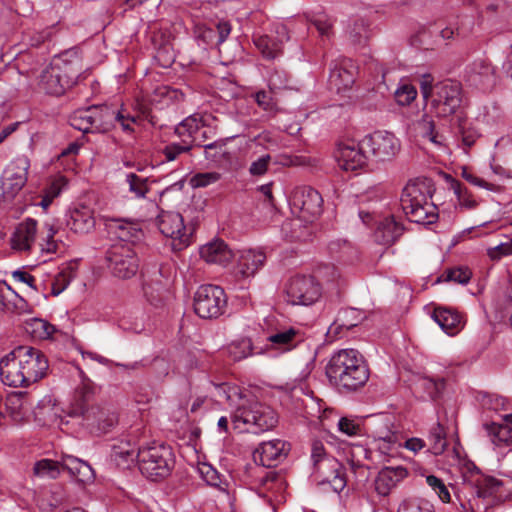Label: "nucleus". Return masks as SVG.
I'll return each mask as SVG.
<instances>
[{
	"mask_svg": "<svg viewBox=\"0 0 512 512\" xmlns=\"http://www.w3.org/2000/svg\"><path fill=\"white\" fill-rule=\"evenodd\" d=\"M289 76L284 70H274L268 79V87L271 92L277 93L290 88Z\"/></svg>",
	"mask_w": 512,
	"mask_h": 512,
	"instance_id": "obj_55",
	"label": "nucleus"
},
{
	"mask_svg": "<svg viewBox=\"0 0 512 512\" xmlns=\"http://www.w3.org/2000/svg\"><path fill=\"white\" fill-rule=\"evenodd\" d=\"M432 318L448 335H455L464 327L463 316L452 308L436 307Z\"/></svg>",
	"mask_w": 512,
	"mask_h": 512,
	"instance_id": "obj_29",
	"label": "nucleus"
},
{
	"mask_svg": "<svg viewBox=\"0 0 512 512\" xmlns=\"http://www.w3.org/2000/svg\"><path fill=\"white\" fill-rule=\"evenodd\" d=\"M291 205L294 211H298L300 218L312 222L323 211V198L314 188L301 186L293 191Z\"/></svg>",
	"mask_w": 512,
	"mask_h": 512,
	"instance_id": "obj_13",
	"label": "nucleus"
},
{
	"mask_svg": "<svg viewBox=\"0 0 512 512\" xmlns=\"http://www.w3.org/2000/svg\"><path fill=\"white\" fill-rule=\"evenodd\" d=\"M452 189L457 196L458 203L460 206L467 209H474L477 206V202L472 198L471 193L468 189L463 186L459 181H453Z\"/></svg>",
	"mask_w": 512,
	"mask_h": 512,
	"instance_id": "obj_57",
	"label": "nucleus"
},
{
	"mask_svg": "<svg viewBox=\"0 0 512 512\" xmlns=\"http://www.w3.org/2000/svg\"><path fill=\"white\" fill-rule=\"evenodd\" d=\"M319 283H326L328 285L337 284L340 280V272L333 264H322L317 267L313 275Z\"/></svg>",
	"mask_w": 512,
	"mask_h": 512,
	"instance_id": "obj_49",
	"label": "nucleus"
},
{
	"mask_svg": "<svg viewBox=\"0 0 512 512\" xmlns=\"http://www.w3.org/2000/svg\"><path fill=\"white\" fill-rule=\"evenodd\" d=\"M289 451V445L280 439L262 442L253 452L255 463L264 467H273L283 461Z\"/></svg>",
	"mask_w": 512,
	"mask_h": 512,
	"instance_id": "obj_23",
	"label": "nucleus"
},
{
	"mask_svg": "<svg viewBox=\"0 0 512 512\" xmlns=\"http://www.w3.org/2000/svg\"><path fill=\"white\" fill-rule=\"evenodd\" d=\"M198 472L201 478L210 486L221 488L222 479L219 472L208 463L198 465Z\"/></svg>",
	"mask_w": 512,
	"mask_h": 512,
	"instance_id": "obj_56",
	"label": "nucleus"
},
{
	"mask_svg": "<svg viewBox=\"0 0 512 512\" xmlns=\"http://www.w3.org/2000/svg\"><path fill=\"white\" fill-rule=\"evenodd\" d=\"M202 128L201 120L193 115L187 117L176 126L175 134L181 138V143L188 144L192 149L193 143L197 140V134Z\"/></svg>",
	"mask_w": 512,
	"mask_h": 512,
	"instance_id": "obj_36",
	"label": "nucleus"
},
{
	"mask_svg": "<svg viewBox=\"0 0 512 512\" xmlns=\"http://www.w3.org/2000/svg\"><path fill=\"white\" fill-rule=\"evenodd\" d=\"M78 75L79 69H73L64 61H56L42 71L39 86L47 94L60 96L75 84Z\"/></svg>",
	"mask_w": 512,
	"mask_h": 512,
	"instance_id": "obj_7",
	"label": "nucleus"
},
{
	"mask_svg": "<svg viewBox=\"0 0 512 512\" xmlns=\"http://www.w3.org/2000/svg\"><path fill=\"white\" fill-rule=\"evenodd\" d=\"M458 133L461 136L462 144L467 148L471 147L479 137L477 131L462 119H459Z\"/></svg>",
	"mask_w": 512,
	"mask_h": 512,
	"instance_id": "obj_60",
	"label": "nucleus"
},
{
	"mask_svg": "<svg viewBox=\"0 0 512 512\" xmlns=\"http://www.w3.org/2000/svg\"><path fill=\"white\" fill-rule=\"evenodd\" d=\"M483 428L494 445L505 447L512 445V426L510 424L485 423Z\"/></svg>",
	"mask_w": 512,
	"mask_h": 512,
	"instance_id": "obj_39",
	"label": "nucleus"
},
{
	"mask_svg": "<svg viewBox=\"0 0 512 512\" xmlns=\"http://www.w3.org/2000/svg\"><path fill=\"white\" fill-rule=\"evenodd\" d=\"M109 116H113L107 106H90L74 111L69 117L70 125L84 133L108 130Z\"/></svg>",
	"mask_w": 512,
	"mask_h": 512,
	"instance_id": "obj_11",
	"label": "nucleus"
},
{
	"mask_svg": "<svg viewBox=\"0 0 512 512\" xmlns=\"http://www.w3.org/2000/svg\"><path fill=\"white\" fill-rule=\"evenodd\" d=\"M125 182L128 185V191L135 199H144L150 191L149 179L130 172L126 174Z\"/></svg>",
	"mask_w": 512,
	"mask_h": 512,
	"instance_id": "obj_45",
	"label": "nucleus"
},
{
	"mask_svg": "<svg viewBox=\"0 0 512 512\" xmlns=\"http://www.w3.org/2000/svg\"><path fill=\"white\" fill-rule=\"evenodd\" d=\"M227 298L224 290L216 285H202L194 295V311L203 319L221 316L226 308Z\"/></svg>",
	"mask_w": 512,
	"mask_h": 512,
	"instance_id": "obj_9",
	"label": "nucleus"
},
{
	"mask_svg": "<svg viewBox=\"0 0 512 512\" xmlns=\"http://www.w3.org/2000/svg\"><path fill=\"white\" fill-rule=\"evenodd\" d=\"M349 38L355 45L364 44L370 36L367 23L363 19L356 20L348 30Z\"/></svg>",
	"mask_w": 512,
	"mask_h": 512,
	"instance_id": "obj_53",
	"label": "nucleus"
},
{
	"mask_svg": "<svg viewBox=\"0 0 512 512\" xmlns=\"http://www.w3.org/2000/svg\"><path fill=\"white\" fill-rule=\"evenodd\" d=\"M367 150L363 149L362 141L356 143H340L334 151V158L340 169L354 171L361 168L367 160Z\"/></svg>",
	"mask_w": 512,
	"mask_h": 512,
	"instance_id": "obj_22",
	"label": "nucleus"
},
{
	"mask_svg": "<svg viewBox=\"0 0 512 512\" xmlns=\"http://www.w3.org/2000/svg\"><path fill=\"white\" fill-rule=\"evenodd\" d=\"M106 414L105 425L114 426L117 422V416L110 409L95 404V388L89 382H83L79 385L72 396L68 414L73 417H83L84 419H100L98 414Z\"/></svg>",
	"mask_w": 512,
	"mask_h": 512,
	"instance_id": "obj_6",
	"label": "nucleus"
},
{
	"mask_svg": "<svg viewBox=\"0 0 512 512\" xmlns=\"http://www.w3.org/2000/svg\"><path fill=\"white\" fill-rule=\"evenodd\" d=\"M321 285L312 275H296L286 285L287 302L292 305H311L321 297Z\"/></svg>",
	"mask_w": 512,
	"mask_h": 512,
	"instance_id": "obj_10",
	"label": "nucleus"
},
{
	"mask_svg": "<svg viewBox=\"0 0 512 512\" xmlns=\"http://www.w3.org/2000/svg\"><path fill=\"white\" fill-rule=\"evenodd\" d=\"M232 426L239 432L260 434L273 429L278 416L270 406L256 400L239 403L231 416Z\"/></svg>",
	"mask_w": 512,
	"mask_h": 512,
	"instance_id": "obj_4",
	"label": "nucleus"
},
{
	"mask_svg": "<svg viewBox=\"0 0 512 512\" xmlns=\"http://www.w3.org/2000/svg\"><path fill=\"white\" fill-rule=\"evenodd\" d=\"M157 224L160 232L171 238L174 251H181L190 244L191 234L187 232L183 217L178 212L166 211L159 214Z\"/></svg>",
	"mask_w": 512,
	"mask_h": 512,
	"instance_id": "obj_14",
	"label": "nucleus"
},
{
	"mask_svg": "<svg viewBox=\"0 0 512 512\" xmlns=\"http://www.w3.org/2000/svg\"><path fill=\"white\" fill-rule=\"evenodd\" d=\"M216 390V396L220 399H225L230 404H236V400L245 401L242 398L241 390L236 385H230L228 383L214 384Z\"/></svg>",
	"mask_w": 512,
	"mask_h": 512,
	"instance_id": "obj_51",
	"label": "nucleus"
},
{
	"mask_svg": "<svg viewBox=\"0 0 512 512\" xmlns=\"http://www.w3.org/2000/svg\"><path fill=\"white\" fill-rule=\"evenodd\" d=\"M474 469L476 471L471 475L472 479L470 483L474 488V494L477 498L485 499L499 492L500 488L503 486L501 480L480 474L476 467H474Z\"/></svg>",
	"mask_w": 512,
	"mask_h": 512,
	"instance_id": "obj_33",
	"label": "nucleus"
},
{
	"mask_svg": "<svg viewBox=\"0 0 512 512\" xmlns=\"http://www.w3.org/2000/svg\"><path fill=\"white\" fill-rule=\"evenodd\" d=\"M24 327L27 333L39 340L49 339L57 331L54 325L41 318L26 320Z\"/></svg>",
	"mask_w": 512,
	"mask_h": 512,
	"instance_id": "obj_42",
	"label": "nucleus"
},
{
	"mask_svg": "<svg viewBox=\"0 0 512 512\" xmlns=\"http://www.w3.org/2000/svg\"><path fill=\"white\" fill-rule=\"evenodd\" d=\"M420 128L424 138H427L431 143L436 146H443L444 137L435 131L434 121L428 114L423 115L420 123Z\"/></svg>",
	"mask_w": 512,
	"mask_h": 512,
	"instance_id": "obj_50",
	"label": "nucleus"
},
{
	"mask_svg": "<svg viewBox=\"0 0 512 512\" xmlns=\"http://www.w3.org/2000/svg\"><path fill=\"white\" fill-rule=\"evenodd\" d=\"M74 277L75 269L72 265H67L62 268L53 280L51 289L52 295L58 296L60 293H62L68 287Z\"/></svg>",
	"mask_w": 512,
	"mask_h": 512,
	"instance_id": "obj_47",
	"label": "nucleus"
},
{
	"mask_svg": "<svg viewBox=\"0 0 512 512\" xmlns=\"http://www.w3.org/2000/svg\"><path fill=\"white\" fill-rule=\"evenodd\" d=\"M471 278V272L468 268L456 267L447 270L442 274L440 280L451 281L458 284H467Z\"/></svg>",
	"mask_w": 512,
	"mask_h": 512,
	"instance_id": "obj_59",
	"label": "nucleus"
},
{
	"mask_svg": "<svg viewBox=\"0 0 512 512\" xmlns=\"http://www.w3.org/2000/svg\"><path fill=\"white\" fill-rule=\"evenodd\" d=\"M30 161L27 156L20 155L13 159L4 170L2 176V193L5 199L14 198L27 181Z\"/></svg>",
	"mask_w": 512,
	"mask_h": 512,
	"instance_id": "obj_16",
	"label": "nucleus"
},
{
	"mask_svg": "<svg viewBox=\"0 0 512 512\" xmlns=\"http://www.w3.org/2000/svg\"><path fill=\"white\" fill-rule=\"evenodd\" d=\"M144 295L154 306L161 305L169 296L168 280L163 279L160 272L143 284Z\"/></svg>",
	"mask_w": 512,
	"mask_h": 512,
	"instance_id": "obj_31",
	"label": "nucleus"
},
{
	"mask_svg": "<svg viewBox=\"0 0 512 512\" xmlns=\"http://www.w3.org/2000/svg\"><path fill=\"white\" fill-rule=\"evenodd\" d=\"M106 260L112 274L119 279H129L139 269V258L130 243H115L106 252Z\"/></svg>",
	"mask_w": 512,
	"mask_h": 512,
	"instance_id": "obj_8",
	"label": "nucleus"
},
{
	"mask_svg": "<svg viewBox=\"0 0 512 512\" xmlns=\"http://www.w3.org/2000/svg\"><path fill=\"white\" fill-rule=\"evenodd\" d=\"M138 448L136 443H131L129 440H120L112 446L111 457L118 465H129L137 459Z\"/></svg>",
	"mask_w": 512,
	"mask_h": 512,
	"instance_id": "obj_41",
	"label": "nucleus"
},
{
	"mask_svg": "<svg viewBox=\"0 0 512 512\" xmlns=\"http://www.w3.org/2000/svg\"><path fill=\"white\" fill-rule=\"evenodd\" d=\"M329 382L343 394L362 389L369 380V369L363 356L355 349H342L335 352L327 366Z\"/></svg>",
	"mask_w": 512,
	"mask_h": 512,
	"instance_id": "obj_1",
	"label": "nucleus"
},
{
	"mask_svg": "<svg viewBox=\"0 0 512 512\" xmlns=\"http://www.w3.org/2000/svg\"><path fill=\"white\" fill-rule=\"evenodd\" d=\"M35 420L43 426L55 424L59 418L57 407L51 399H43L33 410Z\"/></svg>",
	"mask_w": 512,
	"mask_h": 512,
	"instance_id": "obj_43",
	"label": "nucleus"
},
{
	"mask_svg": "<svg viewBox=\"0 0 512 512\" xmlns=\"http://www.w3.org/2000/svg\"><path fill=\"white\" fill-rule=\"evenodd\" d=\"M62 469L61 461L42 459L35 463L34 473L41 477L56 478Z\"/></svg>",
	"mask_w": 512,
	"mask_h": 512,
	"instance_id": "obj_48",
	"label": "nucleus"
},
{
	"mask_svg": "<svg viewBox=\"0 0 512 512\" xmlns=\"http://www.w3.org/2000/svg\"><path fill=\"white\" fill-rule=\"evenodd\" d=\"M24 372V365L22 364L18 347L1 358L0 377L5 385L15 388L29 386Z\"/></svg>",
	"mask_w": 512,
	"mask_h": 512,
	"instance_id": "obj_19",
	"label": "nucleus"
},
{
	"mask_svg": "<svg viewBox=\"0 0 512 512\" xmlns=\"http://www.w3.org/2000/svg\"><path fill=\"white\" fill-rule=\"evenodd\" d=\"M260 347L255 346L248 337H242L227 345L226 351L233 361H240L249 356L258 354Z\"/></svg>",
	"mask_w": 512,
	"mask_h": 512,
	"instance_id": "obj_40",
	"label": "nucleus"
},
{
	"mask_svg": "<svg viewBox=\"0 0 512 512\" xmlns=\"http://www.w3.org/2000/svg\"><path fill=\"white\" fill-rule=\"evenodd\" d=\"M313 474L319 484H329L334 492L346 487L345 468L336 458H325L313 466Z\"/></svg>",
	"mask_w": 512,
	"mask_h": 512,
	"instance_id": "obj_18",
	"label": "nucleus"
},
{
	"mask_svg": "<svg viewBox=\"0 0 512 512\" xmlns=\"http://www.w3.org/2000/svg\"><path fill=\"white\" fill-rule=\"evenodd\" d=\"M155 59L162 67H169L175 60L174 47L172 45L155 46Z\"/></svg>",
	"mask_w": 512,
	"mask_h": 512,
	"instance_id": "obj_64",
	"label": "nucleus"
},
{
	"mask_svg": "<svg viewBox=\"0 0 512 512\" xmlns=\"http://www.w3.org/2000/svg\"><path fill=\"white\" fill-rule=\"evenodd\" d=\"M430 450L434 455L442 454L447 447L446 432L443 425L436 423L429 434Z\"/></svg>",
	"mask_w": 512,
	"mask_h": 512,
	"instance_id": "obj_46",
	"label": "nucleus"
},
{
	"mask_svg": "<svg viewBox=\"0 0 512 512\" xmlns=\"http://www.w3.org/2000/svg\"><path fill=\"white\" fill-rule=\"evenodd\" d=\"M37 231V222L34 219L28 218L24 222L20 223L12 237L11 246L14 250L27 251L31 248L32 243L35 240Z\"/></svg>",
	"mask_w": 512,
	"mask_h": 512,
	"instance_id": "obj_30",
	"label": "nucleus"
},
{
	"mask_svg": "<svg viewBox=\"0 0 512 512\" xmlns=\"http://www.w3.org/2000/svg\"><path fill=\"white\" fill-rule=\"evenodd\" d=\"M26 392H12L6 398V408L14 422H22L29 408Z\"/></svg>",
	"mask_w": 512,
	"mask_h": 512,
	"instance_id": "obj_37",
	"label": "nucleus"
},
{
	"mask_svg": "<svg viewBox=\"0 0 512 512\" xmlns=\"http://www.w3.org/2000/svg\"><path fill=\"white\" fill-rule=\"evenodd\" d=\"M367 431L376 440L383 443L380 449H388L390 445L400 440L395 417L391 414H378L370 416L366 423Z\"/></svg>",
	"mask_w": 512,
	"mask_h": 512,
	"instance_id": "obj_17",
	"label": "nucleus"
},
{
	"mask_svg": "<svg viewBox=\"0 0 512 512\" xmlns=\"http://www.w3.org/2000/svg\"><path fill=\"white\" fill-rule=\"evenodd\" d=\"M265 261L266 255L262 251H242L237 262V273L244 278L252 277L263 267Z\"/></svg>",
	"mask_w": 512,
	"mask_h": 512,
	"instance_id": "obj_32",
	"label": "nucleus"
},
{
	"mask_svg": "<svg viewBox=\"0 0 512 512\" xmlns=\"http://www.w3.org/2000/svg\"><path fill=\"white\" fill-rule=\"evenodd\" d=\"M357 67L353 60L341 58L330 65L329 85L337 93L349 90L355 82Z\"/></svg>",
	"mask_w": 512,
	"mask_h": 512,
	"instance_id": "obj_21",
	"label": "nucleus"
},
{
	"mask_svg": "<svg viewBox=\"0 0 512 512\" xmlns=\"http://www.w3.org/2000/svg\"><path fill=\"white\" fill-rule=\"evenodd\" d=\"M419 385L431 399L438 398L445 387L444 378L422 377L419 379Z\"/></svg>",
	"mask_w": 512,
	"mask_h": 512,
	"instance_id": "obj_54",
	"label": "nucleus"
},
{
	"mask_svg": "<svg viewBox=\"0 0 512 512\" xmlns=\"http://www.w3.org/2000/svg\"><path fill=\"white\" fill-rule=\"evenodd\" d=\"M200 256L207 263L225 266L233 259L232 250L223 240H214L200 248Z\"/></svg>",
	"mask_w": 512,
	"mask_h": 512,
	"instance_id": "obj_28",
	"label": "nucleus"
},
{
	"mask_svg": "<svg viewBox=\"0 0 512 512\" xmlns=\"http://www.w3.org/2000/svg\"><path fill=\"white\" fill-rule=\"evenodd\" d=\"M61 465L63 470L67 471L81 483H87L94 479V471L91 466L74 456L62 457Z\"/></svg>",
	"mask_w": 512,
	"mask_h": 512,
	"instance_id": "obj_35",
	"label": "nucleus"
},
{
	"mask_svg": "<svg viewBox=\"0 0 512 512\" xmlns=\"http://www.w3.org/2000/svg\"><path fill=\"white\" fill-rule=\"evenodd\" d=\"M362 147L375 161H389L399 152L400 141L390 132L376 131L364 137Z\"/></svg>",
	"mask_w": 512,
	"mask_h": 512,
	"instance_id": "obj_15",
	"label": "nucleus"
},
{
	"mask_svg": "<svg viewBox=\"0 0 512 512\" xmlns=\"http://www.w3.org/2000/svg\"><path fill=\"white\" fill-rule=\"evenodd\" d=\"M137 462L144 476L151 480H158L171 473L175 461L171 447L153 442L138 448Z\"/></svg>",
	"mask_w": 512,
	"mask_h": 512,
	"instance_id": "obj_5",
	"label": "nucleus"
},
{
	"mask_svg": "<svg viewBox=\"0 0 512 512\" xmlns=\"http://www.w3.org/2000/svg\"><path fill=\"white\" fill-rule=\"evenodd\" d=\"M149 29L150 40L153 47L173 44L175 37L168 23L153 24Z\"/></svg>",
	"mask_w": 512,
	"mask_h": 512,
	"instance_id": "obj_44",
	"label": "nucleus"
},
{
	"mask_svg": "<svg viewBox=\"0 0 512 512\" xmlns=\"http://www.w3.org/2000/svg\"><path fill=\"white\" fill-rule=\"evenodd\" d=\"M417 96L416 88L408 83L400 85L394 92L396 102L401 106H407L415 100Z\"/></svg>",
	"mask_w": 512,
	"mask_h": 512,
	"instance_id": "obj_58",
	"label": "nucleus"
},
{
	"mask_svg": "<svg viewBox=\"0 0 512 512\" xmlns=\"http://www.w3.org/2000/svg\"><path fill=\"white\" fill-rule=\"evenodd\" d=\"M303 340V333L297 328H275L269 332L265 346L256 352L272 356L282 355L295 349Z\"/></svg>",
	"mask_w": 512,
	"mask_h": 512,
	"instance_id": "obj_12",
	"label": "nucleus"
},
{
	"mask_svg": "<svg viewBox=\"0 0 512 512\" xmlns=\"http://www.w3.org/2000/svg\"><path fill=\"white\" fill-rule=\"evenodd\" d=\"M465 78L470 86L487 91L495 84V69L485 59H477L467 67Z\"/></svg>",
	"mask_w": 512,
	"mask_h": 512,
	"instance_id": "obj_24",
	"label": "nucleus"
},
{
	"mask_svg": "<svg viewBox=\"0 0 512 512\" xmlns=\"http://www.w3.org/2000/svg\"><path fill=\"white\" fill-rule=\"evenodd\" d=\"M426 483L435 491V493L438 495V497L443 503L450 502L451 495L448 490V487L440 478L434 475H429L426 477Z\"/></svg>",
	"mask_w": 512,
	"mask_h": 512,
	"instance_id": "obj_61",
	"label": "nucleus"
},
{
	"mask_svg": "<svg viewBox=\"0 0 512 512\" xmlns=\"http://www.w3.org/2000/svg\"><path fill=\"white\" fill-rule=\"evenodd\" d=\"M398 512H434V507L429 501L417 499L404 501Z\"/></svg>",
	"mask_w": 512,
	"mask_h": 512,
	"instance_id": "obj_62",
	"label": "nucleus"
},
{
	"mask_svg": "<svg viewBox=\"0 0 512 512\" xmlns=\"http://www.w3.org/2000/svg\"><path fill=\"white\" fill-rule=\"evenodd\" d=\"M404 227L393 216L384 218L375 231V239L381 245H392L403 234Z\"/></svg>",
	"mask_w": 512,
	"mask_h": 512,
	"instance_id": "obj_34",
	"label": "nucleus"
},
{
	"mask_svg": "<svg viewBox=\"0 0 512 512\" xmlns=\"http://www.w3.org/2000/svg\"><path fill=\"white\" fill-rule=\"evenodd\" d=\"M67 225L75 233L86 234L95 227V218L89 209H76L71 212Z\"/></svg>",
	"mask_w": 512,
	"mask_h": 512,
	"instance_id": "obj_38",
	"label": "nucleus"
},
{
	"mask_svg": "<svg viewBox=\"0 0 512 512\" xmlns=\"http://www.w3.org/2000/svg\"><path fill=\"white\" fill-rule=\"evenodd\" d=\"M432 186L426 179L409 181L402 190L400 204L407 218L414 223L430 225L438 219V208L430 201Z\"/></svg>",
	"mask_w": 512,
	"mask_h": 512,
	"instance_id": "obj_2",
	"label": "nucleus"
},
{
	"mask_svg": "<svg viewBox=\"0 0 512 512\" xmlns=\"http://www.w3.org/2000/svg\"><path fill=\"white\" fill-rule=\"evenodd\" d=\"M107 227L120 240L119 243L133 244L142 235L139 224L128 219L110 218Z\"/></svg>",
	"mask_w": 512,
	"mask_h": 512,
	"instance_id": "obj_27",
	"label": "nucleus"
},
{
	"mask_svg": "<svg viewBox=\"0 0 512 512\" xmlns=\"http://www.w3.org/2000/svg\"><path fill=\"white\" fill-rule=\"evenodd\" d=\"M278 36L261 35L254 38V44L267 59H274L282 52V45L289 39L287 30L280 26L276 30Z\"/></svg>",
	"mask_w": 512,
	"mask_h": 512,
	"instance_id": "obj_26",
	"label": "nucleus"
},
{
	"mask_svg": "<svg viewBox=\"0 0 512 512\" xmlns=\"http://www.w3.org/2000/svg\"><path fill=\"white\" fill-rule=\"evenodd\" d=\"M309 21L322 38L330 39L333 36V21L328 15L318 13L313 15Z\"/></svg>",
	"mask_w": 512,
	"mask_h": 512,
	"instance_id": "obj_52",
	"label": "nucleus"
},
{
	"mask_svg": "<svg viewBox=\"0 0 512 512\" xmlns=\"http://www.w3.org/2000/svg\"><path fill=\"white\" fill-rule=\"evenodd\" d=\"M18 352L24 365V374L29 385L43 378L49 368L48 360L44 353L31 346H18Z\"/></svg>",
	"mask_w": 512,
	"mask_h": 512,
	"instance_id": "obj_20",
	"label": "nucleus"
},
{
	"mask_svg": "<svg viewBox=\"0 0 512 512\" xmlns=\"http://www.w3.org/2000/svg\"><path fill=\"white\" fill-rule=\"evenodd\" d=\"M407 475V469L402 466L384 467L374 480L375 491L380 496H388Z\"/></svg>",
	"mask_w": 512,
	"mask_h": 512,
	"instance_id": "obj_25",
	"label": "nucleus"
},
{
	"mask_svg": "<svg viewBox=\"0 0 512 512\" xmlns=\"http://www.w3.org/2000/svg\"><path fill=\"white\" fill-rule=\"evenodd\" d=\"M420 89L429 112L445 118L456 113L462 103V86L459 82L446 79L432 84V78L422 76Z\"/></svg>",
	"mask_w": 512,
	"mask_h": 512,
	"instance_id": "obj_3",
	"label": "nucleus"
},
{
	"mask_svg": "<svg viewBox=\"0 0 512 512\" xmlns=\"http://www.w3.org/2000/svg\"><path fill=\"white\" fill-rule=\"evenodd\" d=\"M44 228L46 229V234L43 238L45 242L41 244V251L47 254L57 253L59 244L54 240L57 230L49 223H45Z\"/></svg>",
	"mask_w": 512,
	"mask_h": 512,
	"instance_id": "obj_63",
	"label": "nucleus"
}]
</instances>
